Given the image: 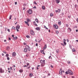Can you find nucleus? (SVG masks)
I'll return each mask as SVG.
<instances>
[{"instance_id":"44","label":"nucleus","mask_w":78,"mask_h":78,"mask_svg":"<svg viewBox=\"0 0 78 78\" xmlns=\"http://www.w3.org/2000/svg\"><path fill=\"white\" fill-rule=\"evenodd\" d=\"M26 56H27V57H28V56H29V55L28 54H27Z\"/></svg>"},{"instance_id":"41","label":"nucleus","mask_w":78,"mask_h":78,"mask_svg":"<svg viewBox=\"0 0 78 78\" xmlns=\"http://www.w3.org/2000/svg\"><path fill=\"white\" fill-rule=\"evenodd\" d=\"M7 31H8L9 33H10V30L8 29Z\"/></svg>"},{"instance_id":"47","label":"nucleus","mask_w":78,"mask_h":78,"mask_svg":"<svg viewBox=\"0 0 78 78\" xmlns=\"http://www.w3.org/2000/svg\"><path fill=\"white\" fill-rule=\"evenodd\" d=\"M3 53H5V54H6V51H3Z\"/></svg>"},{"instance_id":"13","label":"nucleus","mask_w":78,"mask_h":78,"mask_svg":"<svg viewBox=\"0 0 78 78\" xmlns=\"http://www.w3.org/2000/svg\"><path fill=\"white\" fill-rule=\"evenodd\" d=\"M34 25L36 26V27H38V25L36 24V22L35 21H34Z\"/></svg>"},{"instance_id":"11","label":"nucleus","mask_w":78,"mask_h":78,"mask_svg":"<svg viewBox=\"0 0 78 78\" xmlns=\"http://www.w3.org/2000/svg\"><path fill=\"white\" fill-rule=\"evenodd\" d=\"M35 29L36 30H37V31H39L40 30V27H36L35 28Z\"/></svg>"},{"instance_id":"57","label":"nucleus","mask_w":78,"mask_h":78,"mask_svg":"<svg viewBox=\"0 0 78 78\" xmlns=\"http://www.w3.org/2000/svg\"><path fill=\"white\" fill-rule=\"evenodd\" d=\"M67 42H69V40L68 39H67Z\"/></svg>"},{"instance_id":"43","label":"nucleus","mask_w":78,"mask_h":78,"mask_svg":"<svg viewBox=\"0 0 78 78\" xmlns=\"http://www.w3.org/2000/svg\"><path fill=\"white\" fill-rule=\"evenodd\" d=\"M52 58H51V56L49 57V59H51Z\"/></svg>"},{"instance_id":"49","label":"nucleus","mask_w":78,"mask_h":78,"mask_svg":"<svg viewBox=\"0 0 78 78\" xmlns=\"http://www.w3.org/2000/svg\"><path fill=\"white\" fill-rule=\"evenodd\" d=\"M30 65V63H27V66H29V65Z\"/></svg>"},{"instance_id":"59","label":"nucleus","mask_w":78,"mask_h":78,"mask_svg":"<svg viewBox=\"0 0 78 78\" xmlns=\"http://www.w3.org/2000/svg\"><path fill=\"white\" fill-rule=\"evenodd\" d=\"M51 67L52 68H53V66L52 65H51Z\"/></svg>"},{"instance_id":"7","label":"nucleus","mask_w":78,"mask_h":78,"mask_svg":"<svg viewBox=\"0 0 78 78\" xmlns=\"http://www.w3.org/2000/svg\"><path fill=\"white\" fill-rule=\"evenodd\" d=\"M30 34L31 35H34V31H33V30H31L30 31Z\"/></svg>"},{"instance_id":"20","label":"nucleus","mask_w":78,"mask_h":78,"mask_svg":"<svg viewBox=\"0 0 78 78\" xmlns=\"http://www.w3.org/2000/svg\"><path fill=\"white\" fill-rule=\"evenodd\" d=\"M10 48H9V46H7L6 48V49H7V50H9Z\"/></svg>"},{"instance_id":"1","label":"nucleus","mask_w":78,"mask_h":78,"mask_svg":"<svg viewBox=\"0 0 78 78\" xmlns=\"http://www.w3.org/2000/svg\"><path fill=\"white\" fill-rule=\"evenodd\" d=\"M31 51L30 47L28 45H26L25 48L24 49V52H28V51Z\"/></svg>"},{"instance_id":"2","label":"nucleus","mask_w":78,"mask_h":78,"mask_svg":"<svg viewBox=\"0 0 78 78\" xmlns=\"http://www.w3.org/2000/svg\"><path fill=\"white\" fill-rule=\"evenodd\" d=\"M40 62L41 63V66L42 67H44V65L45 64V60H41Z\"/></svg>"},{"instance_id":"10","label":"nucleus","mask_w":78,"mask_h":78,"mask_svg":"<svg viewBox=\"0 0 78 78\" xmlns=\"http://www.w3.org/2000/svg\"><path fill=\"white\" fill-rule=\"evenodd\" d=\"M12 56H16V52H13L12 53Z\"/></svg>"},{"instance_id":"24","label":"nucleus","mask_w":78,"mask_h":78,"mask_svg":"<svg viewBox=\"0 0 78 78\" xmlns=\"http://www.w3.org/2000/svg\"><path fill=\"white\" fill-rule=\"evenodd\" d=\"M35 20L37 22V23H39V21H38V19H35Z\"/></svg>"},{"instance_id":"21","label":"nucleus","mask_w":78,"mask_h":78,"mask_svg":"<svg viewBox=\"0 0 78 78\" xmlns=\"http://www.w3.org/2000/svg\"><path fill=\"white\" fill-rule=\"evenodd\" d=\"M24 22L25 23H26V24H27V25H28V26H29V24H28V22L27 21H25Z\"/></svg>"},{"instance_id":"35","label":"nucleus","mask_w":78,"mask_h":78,"mask_svg":"<svg viewBox=\"0 0 78 78\" xmlns=\"http://www.w3.org/2000/svg\"><path fill=\"white\" fill-rule=\"evenodd\" d=\"M41 41H42V39H41V40H40V41H37L38 42H39V43H40V42H41Z\"/></svg>"},{"instance_id":"50","label":"nucleus","mask_w":78,"mask_h":78,"mask_svg":"<svg viewBox=\"0 0 78 78\" xmlns=\"http://www.w3.org/2000/svg\"><path fill=\"white\" fill-rule=\"evenodd\" d=\"M16 31L17 32H19V29H16Z\"/></svg>"},{"instance_id":"52","label":"nucleus","mask_w":78,"mask_h":78,"mask_svg":"<svg viewBox=\"0 0 78 78\" xmlns=\"http://www.w3.org/2000/svg\"><path fill=\"white\" fill-rule=\"evenodd\" d=\"M36 46H37H37H38V44H37V43H36Z\"/></svg>"},{"instance_id":"40","label":"nucleus","mask_w":78,"mask_h":78,"mask_svg":"<svg viewBox=\"0 0 78 78\" xmlns=\"http://www.w3.org/2000/svg\"><path fill=\"white\" fill-rule=\"evenodd\" d=\"M63 42L64 43V45H66V44H67L66 43V42L63 41Z\"/></svg>"},{"instance_id":"51","label":"nucleus","mask_w":78,"mask_h":78,"mask_svg":"<svg viewBox=\"0 0 78 78\" xmlns=\"http://www.w3.org/2000/svg\"><path fill=\"white\" fill-rule=\"evenodd\" d=\"M33 8H34V9L35 8V9H36V6H34L33 7Z\"/></svg>"},{"instance_id":"42","label":"nucleus","mask_w":78,"mask_h":78,"mask_svg":"<svg viewBox=\"0 0 78 78\" xmlns=\"http://www.w3.org/2000/svg\"><path fill=\"white\" fill-rule=\"evenodd\" d=\"M34 4H35V5H37V3H36V1L34 2Z\"/></svg>"},{"instance_id":"3","label":"nucleus","mask_w":78,"mask_h":78,"mask_svg":"<svg viewBox=\"0 0 78 78\" xmlns=\"http://www.w3.org/2000/svg\"><path fill=\"white\" fill-rule=\"evenodd\" d=\"M27 12L28 13H29V14H31L33 12L32 10H31L30 9H29V10L27 11Z\"/></svg>"},{"instance_id":"56","label":"nucleus","mask_w":78,"mask_h":78,"mask_svg":"<svg viewBox=\"0 0 78 78\" xmlns=\"http://www.w3.org/2000/svg\"><path fill=\"white\" fill-rule=\"evenodd\" d=\"M58 33L59 32L58 31H56V33H57V34H58Z\"/></svg>"},{"instance_id":"27","label":"nucleus","mask_w":78,"mask_h":78,"mask_svg":"<svg viewBox=\"0 0 78 78\" xmlns=\"http://www.w3.org/2000/svg\"><path fill=\"white\" fill-rule=\"evenodd\" d=\"M26 37H27V38H30V37L28 35H27V36H26Z\"/></svg>"},{"instance_id":"34","label":"nucleus","mask_w":78,"mask_h":78,"mask_svg":"<svg viewBox=\"0 0 78 78\" xmlns=\"http://www.w3.org/2000/svg\"><path fill=\"white\" fill-rule=\"evenodd\" d=\"M66 74H69V73L68 72V71H66Z\"/></svg>"},{"instance_id":"31","label":"nucleus","mask_w":78,"mask_h":78,"mask_svg":"<svg viewBox=\"0 0 78 78\" xmlns=\"http://www.w3.org/2000/svg\"><path fill=\"white\" fill-rule=\"evenodd\" d=\"M44 28H45V29H46V30H48V28H47L45 26H44Z\"/></svg>"},{"instance_id":"26","label":"nucleus","mask_w":78,"mask_h":78,"mask_svg":"<svg viewBox=\"0 0 78 78\" xmlns=\"http://www.w3.org/2000/svg\"><path fill=\"white\" fill-rule=\"evenodd\" d=\"M13 39L14 40H16L17 39V37H13Z\"/></svg>"},{"instance_id":"23","label":"nucleus","mask_w":78,"mask_h":78,"mask_svg":"<svg viewBox=\"0 0 78 78\" xmlns=\"http://www.w3.org/2000/svg\"><path fill=\"white\" fill-rule=\"evenodd\" d=\"M19 71L20 73H22V72H23V70L22 69H21Z\"/></svg>"},{"instance_id":"45","label":"nucleus","mask_w":78,"mask_h":78,"mask_svg":"<svg viewBox=\"0 0 78 78\" xmlns=\"http://www.w3.org/2000/svg\"><path fill=\"white\" fill-rule=\"evenodd\" d=\"M66 26L67 27H69V25H68L67 24H66Z\"/></svg>"},{"instance_id":"32","label":"nucleus","mask_w":78,"mask_h":78,"mask_svg":"<svg viewBox=\"0 0 78 78\" xmlns=\"http://www.w3.org/2000/svg\"><path fill=\"white\" fill-rule=\"evenodd\" d=\"M7 60H9V59H10V58H9V57H8L7 58Z\"/></svg>"},{"instance_id":"58","label":"nucleus","mask_w":78,"mask_h":78,"mask_svg":"<svg viewBox=\"0 0 78 78\" xmlns=\"http://www.w3.org/2000/svg\"><path fill=\"white\" fill-rule=\"evenodd\" d=\"M9 41H11V38L10 37H9Z\"/></svg>"},{"instance_id":"4","label":"nucleus","mask_w":78,"mask_h":78,"mask_svg":"<svg viewBox=\"0 0 78 78\" xmlns=\"http://www.w3.org/2000/svg\"><path fill=\"white\" fill-rule=\"evenodd\" d=\"M4 70L2 69V68H0V73H4Z\"/></svg>"},{"instance_id":"8","label":"nucleus","mask_w":78,"mask_h":78,"mask_svg":"<svg viewBox=\"0 0 78 78\" xmlns=\"http://www.w3.org/2000/svg\"><path fill=\"white\" fill-rule=\"evenodd\" d=\"M40 52H41V53H42V54H43V55H45V53H44V50H41L40 51Z\"/></svg>"},{"instance_id":"60","label":"nucleus","mask_w":78,"mask_h":78,"mask_svg":"<svg viewBox=\"0 0 78 78\" xmlns=\"http://www.w3.org/2000/svg\"><path fill=\"white\" fill-rule=\"evenodd\" d=\"M61 45H63V46H64V44L61 43Z\"/></svg>"},{"instance_id":"61","label":"nucleus","mask_w":78,"mask_h":78,"mask_svg":"<svg viewBox=\"0 0 78 78\" xmlns=\"http://www.w3.org/2000/svg\"><path fill=\"white\" fill-rule=\"evenodd\" d=\"M76 21L78 23V18H77L76 20Z\"/></svg>"},{"instance_id":"19","label":"nucleus","mask_w":78,"mask_h":78,"mask_svg":"<svg viewBox=\"0 0 78 78\" xmlns=\"http://www.w3.org/2000/svg\"><path fill=\"white\" fill-rule=\"evenodd\" d=\"M69 73H71V75H73V72H72V71H71L70 70H69Z\"/></svg>"},{"instance_id":"17","label":"nucleus","mask_w":78,"mask_h":78,"mask_svg":"<svg viewBox=\"0 0 78 78\" xmlns=\"http://www.w3.org/2000/svg\"><path fill=\"white\" fill-rule=\"evenodd\" d=\"M46 48H47V44H45V46L43 50H45V49H46Z\"/></svg>"},{"instance_id":"55","label":"nucleus","mask_w":78,"mask_h":78,"mask_svg":"<svg viewBox=\"0 0 78 78\" xmlns=\"http://www.w3.org/2000/svg\"><path fill=\"white\" fill-rule=\"evenodd\" d=\"M37 68L36 70H38V69H39V68H38V67L37 66Z\"/></svg>"},{"instance_id":"30","label":"nucleus","mask_w":78,"mask_h":78,"mask_svg":"<svg viewBox=\"0 0 78 78\" xmlns=\"http://www.w3.org/2000/svg\"><path fill=\"white\" fill-rule=\"evenodd\" d=\"M74 6L75 8H76L78 6V5H77V4H75Z\"/></svg>"},{"instance_id":"48","label":"nucleus","mask_w":78,"mask_h":78,"mask_svg":"<svg viewBox=\"0 0 78 78\" xmlns=\"http://www.w3.org/2000/svg\"><path fill=\"white\" fill-rule=\"evenodd\" d=\"M66 39H63V42H66Z\"/></svg>"},{"instance_id":"5","label":"nucleus","mask_w":78,"mask_h":78,"mask_svg":"<svg viewBox=\"0 0 78 78\" xmlns=\"http://www.w3.org/2000/svg\"><path fill=\"white\" fill-rule=\"evenodd\" d=\"M55 12H58V13H60V12H61V9H58V10H56L55 11Z\"/></svg>"},{"instance_id":"15","label":"nucleus","mask_w":78,"mask_h":78,"mask_svg":"<svg viewBox=\"0 0 78 78\" xmlns=\"http://www.w3.org/2000/svg\"><path fill=\"white\" fill-rule=\"evenodd\" d=\"M55 1L57 3H59L60 2V1H59V0H55Z\"/></svg>"},{"instance_id":"25","label":"nucleus","mask_w":78,"mask_h":78,"mask_svg":"<svg viewBox=\"0 0 78 78\" xmlns=\"http://www.w3.org/2000/svg\"><path fill=\"white\" fill-rule=\"evenodd\" d=\"M55 51L57 53H59V50H56Z\"/></svg>"},{"instance_id":"22","label":"nucleus","mask_w":78,"mask_h":78,"mask_svg":"<svg viewBox=\"0 0 78 78\" xmlns=\"http://www.w3.org/2000/svg\"><path fill=\"white\" fill-rule=\"evenodd\" d=\"M12 30H16V27H14L13 26L12 28Z\"/></svg>"},{"instance_id":"36","label":"nucleus","mask_w":78,"mask_h":78,"mask_svg":"<svg viewBox=\"0 0 78 78\" xmlns=\"http://www.w3.org/2000/svg\"><path fill=\"white\" fill-rule=\"evenodd\" d=\"M27 21L28 22H30V20H29V19L27 18Z\"/></svg>"},{"instance_id":"53","label":"nucleus","mask_w":78,"mask_h":78,"mask_svg":"<svg viewBox=\"0 0 78 78\" xmlns=\"http://www.w3.org/2000/svg\"><path fill=\"white\" fill-rule=\"evenodd\" d=\"M4 28H5V31H6V29H7V28L5 27Z\"/></svg>"},{"instance_id":"39","label":"nucleus","mask_w":78,"mask_h":78,"mask_svg":"<svg viewBox=\"0 0 78 78\" xmlns=\"http://www.w3.org/2000/svg\"><path fill=\"white\" fill-rule=\"evenodd\" d=\"M10 17H9V20H11V17H12V15H10Z\"/></svg>"},{"instance_id":"54","label":"nucleus","mask_w":78,"mask_h":78,"mask_svg":"<svg viewBox=\"0 0 78 78\" xmlns=\"http://www.w3.org/2000/svg\"><path fill=\"white\" fill-rule=\"evenodd\" d=\"M68 64H70V61H68Z\"/></svg>"},{"instance_id":"14","label":"nucleus","mask_w":78,"mask_h":78,"mask_svg":"<svg viewBox=\"0 0 78 78\" xmlns=\"http://www.w3.org/2000/svg\"><path fill=\"white\" fill-rule=\"evenodd\" d=\"M16 29H20V26H19V25H18L16 27Z\"/></svg>"},{"instance_id":"28","label":"nucleus","mask_w":78,"mask_h":78,"mask_svg":"<svg viewBox=\"0 0 78 78\" xmlns=\"http://www.w3.org/2000/svg\"><path fill=\"white\" fill-rule=\"evenodd\" d=\"M50 16L51 17H53V14L52 13H51L50 14Z\"/></svg>"},{"instance_id":"37","label":"nucleus","mask_w":78,"mask_h":78,"mask_svg":"<svg viewBox=\"0 0 78 78\" xmlns=\"http://www.w3.org/2000/svg\"><path fill=\"white\" fill-rule=\"evenodd\" d=\"M0 27H2V23H0Z\"/></svg>"},{"instance_id":"9","label":"nucleus","mask_w":78,"mask_h":78,"mask_svg":"<svg viewBox=\"0 0 78 78\" xmlns=\"http://www.w3.org/2000/svg\"><path fill=\"white\" fill-rule=\"evenodd\" d=\"M62 69H60V71L59 72L60 75H61L62 74Z\"/></svg>"},{"instance_id":"18","label":"nucleus","mask_w":78,"mask_h":78,"mask_svg":"<svg viewBox=\"0 0 78 78\" xmlns=\"http://www.w3.org/2000/svg\"><path fill=\"white\" fill-rule=\"evenodd\" d=\"M42 9H43V10H45V6H43L42 7Z\"/></svg>"},{"instance_id":"64","label":"nucleus","mask_w":78,"mask_h":78,"mask_svg":"<svg viewBox=\"0 0 78 78\" xmlns=\"http://www.w3.org/2000/svg\"><path fill=\"white\" fill-rule=\"evenodd\" d=\"M23 44L24 45H27V44L25 43H24Z\"/></svg>"},{"instance_id":"62","label":"nucleus","mask_w":78,"mask_h":78,"mask_svg":"<svg viewBox=\"0 0 78 78\" xmlns=\"http://www.w3.org/2000/svg\"><path fill=\"white\" fill-rule=\"evenodd\" d=\"M76 32H78V29H76Z\"/></svg>"},{"instance_id":"16","label":"nucleus","mask_w":78,"mask_h":78,"mask_svg":"<svg viewBox=\"0 0 78 78\" xmlns=\"http://www.w3.org/2000/svg\"><path fill=\"white\" fill-rule=\"evenodd\" d=\"M29 76H30V77H32V76H33V74L32 73H30V74Z\"/></svg>"},{"instance_id":"12","label":"nucleus","mask_w":78,"mask_h":78,"mask_svg":"<svg viewBox=\"0 0 78 78\" xmlns=\"http://www.w3.org/2000/svg\"><path fill=\"white\" fill-rule=\"evenodd\" d=\"M58 23L59 25H61V21L60 20H58Z\"/></svg>"},{"instance_id":"6","label":"nucleus","mask_w":78,"mask_h":78,"mask_svg":"<svg viewBox=\"0 0 78 78\" xmlns=\"http://www.w3.org/2000/svg\"><path fill=\"white\" fill-rule=\"evenodd\" d=\"M54 27L55 28V29H58V26L56 24H54L53 25Z\"/></svg>"},{"instance_id":"46","label":"nucleus","mask_w":78,"mask_h":78,"mask_svg":"<svg viewBox=\"0 0 78 78\" xmlns=\"http://www.w3.org/2000/svg\"><path fill=\"white\" fill-rule=\"evenodd\" d=\"M68 30H70V31H72V30H71V29H70V27L68 29Z\"/></svg>"},{"instance_id":"33","label":"nucleus","mask_w":78,"mask_h":78,"mask_svg":"<svg viewBox=\"0 0 78 78\" xmlns=\"http://www.w3.org/2000/svg\"><path fill=\"white\" fill-rule=\"evenodd\" d=\"M6 57H8V56H9V54H6Z\"/></svg>"},{"instance_id":"63","label":"nucleus","mask_w":78,"mask_h":78,"mask_svg":"<svg viewBox=\"0 0 78 78\" xmlns=\"http://www.w3.org/2000/svg\"><path fill=\"white\" fill-rule=\"evenodd\" d=\"M30 66H29L28 68H27V69H30Z\"/></svg>"},{"instance_id":"29","label":"nucleus","mask_w":78,"mask_h":78,"mask_svg":"<svg viewBox=\"0 0 78 78\" xmlns=\"http://www.w3.org/2000/svg\"><path fill=\"white\" fill-rule=\"evenodd\" d=\"M72 51L73 52H75V51H75V49L74 48L73 49Z\"/></svg>"},{"instance_id":"38","label":"nucleus","mask_w":78,"mask_h":78,"mask_svg":"<svg viewBox=\"0 0 78 78\" xmlns=\"http://www.w3.org/2000/svg\"><path fill=\"white\" fill-rule=\"evenodd\" d=\"M69 47L70 48H71V49H72V46H71V45L69 44Z\"/></svg>"}]
</instances>
